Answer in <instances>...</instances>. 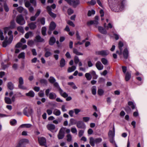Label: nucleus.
Returning <instances> with one entry per match:
<instances>
[{
	"instance_id": "obj_12",
	"label": "nucleus",
	"mask_w": 147,
	"mask_h": 147,
	"mask_svg": "<svg viewBox=\"0 0 147 147\" xmlns=\"http://www.w3.org/2000/svg\"><path fill=\"white\" fill-rule=\"evenodd\" d=\"M77 127L80 128H84L86 127L85 125L82 121H79L77 122L76 124Z\"/></svg>"
},
{
	"instance_id": "obj_56",
	"label": "nucleus",
	"mask_w": 147,
	"mask_h": 147,
	"mask_svg": "<svg viewBox=\"0 0 147 147\" xmlns=\"http://www.w3.org/2000/svg\"><path fill=\"white\" fill-rule=\"evenodd\" d=\"M40 21L41 24H42V25H44L45 24V18H41L40 19Z\"/></svg>"
},
{
	"instance_id": "obj_14",
	"label": "nucleus",
	"mask_w": 147,
	"mask_h": 147,
	"mask_svg": "<svg viewBox=\"0 0 147 147\" xmlns=\"http://www.w3.org/2000/svg\"><path fill=\"white\" fill-rule=\"evenodd\" d=\"M96 66L97 68L99 70H102L104 67V66L101 62L99 61H98L96 63Z\"/></svg>"
},
{
	"instance_id": "obj_18",
	"label": "nucleus",
	"mask_w": 147,
	"mask_h": 147,
	"mask_svg": "<svg viewBox=\"0 0 147 147\" xmlns=\"http://www.w3.org/2000/svg\"><path fill=\"white\" fill-rule=\"evenodd\" d=\"M129 51L127 48L125 49L123 52V55L124 58L127 59L128 56Z\"/></svg>"
},
{
	"instance_id": "obj_13",
	"label": "nucleus",
	"mask_w": 147,
	"mask_h": 147,
	"mask_svg": "<svg viewBox=\"0 0 147 147\" xmlns=\"http://www.w3.org/2000/svg\"><path fill=\"white\" fill-rule=\"evenodd\" d=\"M34 41L37 42H44V39L39 35H37L35 37Z\"/></svg>"
},
{
	"instance_id": "obj_17",
	"label": "nucleus",
	"mask_w": 147,
	"mask_h": 147,
	"mask_svg": "<svg viewBox=\"0 0 147 147\" xmlns=\"http://www.w3.org/2000/svg\"><path fill=\"white\" fill-rule=\"evenodd\" d=\"M98 30L102 34H107V31L103 27L101 26H99L98 27Z\"/></svg>"
},
{
	"instance_id": "obj_10",
	"label": "nucleus",
	"mask_w": 147,
	"mask_h": 147,
	"mask_svg": "<svg viewBox=\"0 0 147 147\" xmlns=\"http://www.w3.org/2000/svg\"><path fill=\"white\" fill-rule=\"evenodd\" d=\"M38 141L40 145L44 146L46 145V140L45 138L43 137L38 138Z\"/></svg>"
},
{
	"instance_id": "obj_64",
	"label": "nucleus",
	"mask_w": 147,
	"mask_h": 147,
	"mask_svg": "<svg viewBox=\"0 0 147 147\" xmlns=\"http://www.w3.org/2000/svg\"><path fill=\"white\" fill-rule=\"evenodd\" d=\"M25 6L27 7H29L30 5V4L29 1H26L25 3Z\"/></svg>"
},
{
	"instance_id": "obj_22",
	"label": "nucleus",
	"mask_w": 147,
	"mask_h": 147,
	"mask_svg": "<svg viewBox=\"0 0 147 147\" xmlns=\"http://www.w3.org/2000/svg\"><path fill=\"white\" fill-rule=\"evenodd\" d=\"M26 95L28 96L33 97L34 96V93L32 90L30 91L28 93L26 94Z\"/></svg>"
},
{
	"instance_id": "obj_19",
	"label": "nucleus",
	"mask_w": 147,
	"mask_h": 147,
	"mask_svg": "<svg viewBox=\"0 0 147 147\" xmlns=\"http://www.w3.org/2000/svg\"><path fill=\"white\" fill-rule=\"evenodd\" d=\"M36 22H31L28 24V25L30 29L34 30L36 27Z\"/></svg>"
},
{
	"instance_id": "obj_30",
	"label": "nucleus",
	"mask_w": 147,
	"mask_h": 147,
	"mask_svg": "<svg viewBox=\"0 0 147 147\" xmlns=\"http://www.w3.org/2000/svg\"><path fill=\"white\" fill-rule=\"evenodd\" d=\"M76 69V67L75 66H72L71 67H69L67 70L68 72H71L74 71Z\"/></svg>"
},
{
	"instance_id": "obj_1",
	"label": "nucleus",
	"mask_w": 147,
	"mask_h": 147,
	"mask_svg": "<svg viewBox=\"0 0 147 147\" xmlns=\"http://www.w3.org/2000/svg\"><path fill=\"white\" fill-rule=\"evenodd\" d=\"M108 3L110 9L113 11L119 12L124 8L123 0H108Z\"/></svg>"
},
{
	"instance_id": "obj_23",
	"label": "nucleus",
	"mask_w": 147,
	"mask_h": 147,
	"mask_svg": "<svg viewBox=\"0 0 147 147\" xmlns=\"http://www.w3.org/2000/svg\"><path fill=\"white\" fill-rule=\"evenodd\" d=\"M47 128L48 129L51 131L55 129V126L53 124H49L47 125Z\"/></svg>"
},
{
	"instance_id": "obj_20",
	"label": "nucleus",
	"mask_w": 147,
	"mask_h": 147,
	"mask_svg": "<svg viewBox=\"0 0 147 147\" xmlns=\"http://www.w3.org/2000/svg\"><path fill=\"white\" fill-rule=\"evenodd\" d=\"M49 98L50 99L53 100L56 98L57 97L56 94L54 92H51L49 94Z\"/></svg>"
},
{
	"instance_id": "obj_52",
	"label": "nucleus",
	"mask_w": 147,
	"mask_h": 147,
	"mask_svg": "<svg viewBox=\"0 0 147 147\" xmlns=\"http://www.w3.org/2000/svg\"><path fill=\"white\" fill-rule=\"evenodd\" d=\"M40 82L42 84H47V80L45 79H42L40 80Z\"/></svg>"
},
{
	"instance_id": "obj_45",
	"label": "nucleus",
	"mask_w": 147,
	"mask_h": 147,
	"mask_svg": "<svg viewBox=\"0 0 147 147\" xmlns=\"http://www.w3.org/2000/svg\"><path fill=\"white\" fill-rule=\"evenodd\" d=\"M66 137L67 138V141L68 142H70L71 141L72 136L70 134H67L66 136Z\"/></svg>"
},
{
	"instance_id": "obj_55",
	"label": "nucleus",
	"mask_w": 147,
	"mask_h": 147,
	"mask_svg": "<svg viewBox=\"0 0 147 147\" xmlns=\"http://www.w3.org/2000/svg\"><path fill=\"white\" fill-rule=\"evenodd\" d=\"M71 131L73 133H76L77 134V130L76 128L72 127L71 129Z\"/></svg>"
},
{
	"instance_id": "obj_47",
	"label": "nucleus",
	"mask_w": 147,
	"mask_h": 147,
	"mask_svg": "<svg viewBox=\"0 0 147 147\" xmlns=\"http://www.w3.org/2000/svg\"><path fill=\"white\" fill-rule=\"evenodd\" d=\"M104 92V91L102 89H99L98 90V94L100 96H101L102 95Z\"/></svg>"
},
{
	"instance_id": "obj_38",
	"label": "nucleus",
	"mask_w": 147,
	"mask_h": 147,
	"mask_svg": "<svg viewBox=\"0 0 147 147\" xmlns=\"http://www.w3.org/2000/svg\"><path fill=\"white\" fill-rule=\"evenodd\" d=\"M128 105L131 106V107L132 109H134L135 108V105L134 104L133 102L132 101H129L128 102Z\"/></svg>"
},
{
	"instance_id": "obj_63",
	"label": "nucleus",
	"mask_w": 147,
	"mask_h": 147,
	"mask_svg": "<svg viewBox=\"0 0 147 147\" xmlns=\"http://www.w3.org/2000/svg\"><path fill=\"white\" fill-rule=\"evenodd\" d=\"M83 119L84 121L85 122H87L89 120L90 118L88 117H83Z\"/></svg>"
},
{
	"instance_id": "obj_54",
	"label": "nucleus",
	"mask_w": 147,
	"mask_h": 147,
	"mask_svg": "<svg viewBox=\"0 0 147 147\" xmlns=\"http://www.w3.org/2000/svg\"><path fill=\"white\" fill-rule=\"evenodd\" d=\"M3 33L1 30H0V37L1 40H3L4 39V37L3 35Z\"/></svg>"
},
{
	"instance_id": "obj_4",
	"label": "nucleus",
	"mask_w": 147,
	"mask_h": 147,
	"mask_svg": "<svg viewBox=\"0 0 147 147\" xmlns=\"http://www.w3.org/2000/svg\"><path fill=\"white\" fill-rule=\"evenodd\" d=\"M16 22L20 25H23L25 23V21L23 16L21 15H18L16 18Z\"/></svg>"
},
{
	"instance_id": "obj_32",
	"label": "nucleus",
	"mask_w": 147,
	"mask_h": 147,
	"mask_svg": "<svg viewBox=\"0 0 147 147\" xmlns=\"http://www.w3.org/2000/svg\"><path fill=\"white\" fill-rule=\"evenodd\" d=\"M123 46V43L121 41L119 42L118 44V47L120 52L121 53V54L122 53V47Z\"/></svg>"
},
{
	"instance_id": "obj_25",
	"label": "nucleus",
	"mask_w": 147,
	"mask_h": 147,
	"mask_svg": "<svg viewBox=\"0 0 147 147\" xmlns=\"http://www.w3.org/2000/svg\"><path fill=\"white\" fill-rule=\"evenodd\" d=\"M98 24V22L97 20H91L88 22L87 24L88 25L94 24L95 26L97 25Z\"/></svg>"
},
{
	"instance_id": "obj_58",
	"label": "nucleus",
	"mask_w": 147,
	"mask_h": 147,
	"mask_svg": "<svg viewBox=\"0 0 147 147\" xmlns=\"http://www.w3.org/2000/svg\"><path fill=\"white\" fill-rule=\"evenodd\" d=\"M84 131L82 130H81L79 131L78 133V135L79 137H81L83 134Z\"/></svg>"
},
{
	"instance_id": "obj_31",
	"label": "nucleus",
	"mask_w": 147,
	"mask_h": 147,
	"mask_svg": "<svg viewBox=\"0 0 147 147\" xmlns=\"http://www.w3.org/2000/svg\"><path fill=\"white\" fill-rule=\"evenodd\" d=\"M60 66L61 67H63L65 65V60L64 58H62L61 59L60 63Z\"/></svg>"
},
{
	"instance_id": "obj_49",
	"label": "nucleus",
	"mask_w": 147,
	"mask_h": 147,
	"mask_svg": "<svg viewBox=\"0 0 147 147\" xmlns=\"http://www.w3.org/2000/svg\"><path fill=\"white\" fill-rule=\"evenodd\" d=\"M125 110L127 113H129L131 111V109L128 106L126 107L125 108Z\"/></svg>"
},
{
	"instance_id": "obj_37",
	"label": "nucleus",
	"mask_w": 147,
	"mask_h": 147,
	"mask_svg": "<svg viewBox=\"0 0 147 147\" xmlns=\"http://www.w3.org/2000/svg\"><path fill=\"white\" fill-rule=\"evenodd\" d=\"M92 94L95 95L96 94V88L95 86H92L91 88Z\"/></svg>"
},
{
	"instance_id": "obj_35",
	"label": "nucleus",
	"mask_w": 147,
	"mask_h": 147,
	"mask_svg": "<svg viewBox=\"0 0 147 147\" xmlns=\"http://www.w3.org/2000/svg\"><path fill=\"white\" fill-rule=\"evenodd\" d=\"M85 76L87 80H90L92 78V76L89 73H87L85 74Z\"/></svg>"
},
{
	"instance_id": "obj_40",
	"label": "nucleus",
	"mask_w": 147,
	"mask_h": 147,
	"mask_svg": "<svg viewBox=\"0 0 147 147\" xmlns=\"http://www.w3.org/2000/svg\"><path fill=\"white\" fill-rule=\"evenodd\" d=\"M49 80L50 83L52 84L54 83L56 81L55 79L52 76L50 77Z\"/></svg>"
},
{
	"instance_id": "obj_5",
	"label": "nucleus",
	"mask_w": 147,
	"mask_h": 147,
	"mask_svg": "<svg viewBox=\"0 0 147 147\" xmlns=\"http://www.w3.org/2000/svg\"><path fill=\"white\" fill-rule=\"evenodd\" d=\"M69 5H72L74 7H76L80 3L79 0H64Z\"/></svg>"
},
{
	"instance_id": "obj_15",
	"label": "nucleus",
	"mask_w": 147,
	"mask_h": 147,
	"mask_svg": "<svg viewBox=\"0 0 147 147\" xmlns=\"http://www.w3.org/2000/svg\"><path fill=\"white\" fill-rule=\"evenodd\" d=\"M58 90L60 94L64 98H65L68 96V94L66 92H64L61 88H59Z\"/></svg>"
},
{
	"instance_id": "obj_8",
	"label": "nucleus",
	"mask_w": 147,
	"mask_h": 147,
	"mask_svg": "<svg viewBox=\"0 0 147 147\" xmlns=\"http://www.w3.org/2000/svg\"><path fill=\"white\" fill-rule=\"evenodd\" d=\"M19 84L18 87L19 88L23 90H26L27 88L26 86L23 85L24 84V80L22 77H20L18 79Z\"/></svg>"
},
{
	"instance_id": "obj_9",
	"label": "nucleus",
	"mask_w": 147,
	"mask_h": 147,
	"mask_svg": "<svg viewBox=\"0 0 147 147\" xmlns=\"http://www.w3.org/2000/svg\"><path fill=\"white\" fill-rule=\"evenodd\" d=\"M65 128L63 127L60 130L58 135V137L59 139H63L64 136V131Z\"/></svg>"
},
{
	"instance_id": "obj_24",
	"label": "nucleus",
	"mask_w": 147,
	"mask_h": 147,
	"mask_svg": "<svg viewBox=\"0 0 147 147\" xmlns=\"http://www.w3.org/2000/svg\"><path fill=\"white\" fill-rule=\"evenodd\" d=\"M56 26V25L55 23L52 22L50 24L49 29L50 30H53L55 28Z\"/></svg>"
},
{
	"instance_id": "obj_3",
	"label": "nucleus",
	"mask_w": 147,
	"mask_h": 147,
	"mask_svg": "<svg viewBox=\"0 0 147 147\" xmlns=\"http://www.w3.org/2000/svg\"><path fill=\"white\" fill-rule=\"evenodd\" d=\"M102 140L101 138L94 139L93 137H91L90 138L89 143L92 146L94 147L95 146V143L98 144L101 142Z\"/></svg>"
},
{
	"instance_id": "obj_53",
	"label": "nucleus",
	"mask_w": 147,
	"mask_h": 147,
	"mask_svg": "<svg viewBox=\"0 0 147 147\" xmlns=\"http://www.w3.org/2000/svg\"><path fill=\"white\" fill-rule=\"evenodd\" d=\"M17 9L18 11L20 13H22L23 12L24 9L22 7H18Z\"/></svg>"
},
{
	"instance_id": "obj_57",
	"label": "nucleus",
	"mask_w": 147,
	"mask_h": 147,
	"mask_svg": "<svg viewBox=\"0 0 147 147\" xmlns=\"http://www.w3.org/2000/svg\"><path fill=\"white\" fill-rule=\"evenodd\" d=\"M51 54H52L51 52L47 51L45 53V56L46 57H47L50 56Z\"/></svg>"
},
{
	"instance_id": "obj_59",
	"label": "nucleus",
	"mask_w": 147,
	"mask_h": 147,
	"mask_svg": "<svg viewBox=\"0 0 147 147\" xmlns=\"http://www.w3.org/2000/svg\"><path fill=\"white\" fill-rule=\"evenodd\" d=\"M34 41L32 40H30L28 41L27 42L28 45L31 46L34 44Z\"/></svg>"
},
{
	"instance_id": "obj_21",
	"label": "nucleus",
	"mask_w": 147,
	"mask_h": 147,
	"mask_svg": "<svg viewBox=\"0 0 147 147\" xmlns=\"http://www.w3.org/2000/svg\"><path fill=\"white\" fill-rule=\"evenodd\" d=\"M7 87L8 88L11 90H13L14 88V85L11 82H9L8 83Z\"/></svg>"
},
{
	"instance_id": "obj_29",
	"label": "nucleus",
	"mask_w": 147,
	"mask_h": 147,
	"mask_svg": "<svg viewBox=\"0 0 147 147\" xmlns=\"http://www.w3.org/2000/svg\"><path fill=\"white\" fill-rule=\"evenodd\" d=\"M53 113L56 116H59L61 114L60 111L57 109H55L53 111Z\"/></svg>"
},
{
	"instance_id": "obj_26",
	"label": "nucleus",
	"mask_w": 147,
	"mask_h": 147,
	"mask_svg": "<svg viewBox=\"0 0 147 147\" xmlns=\"http://www.w3.org/2000/svg\"><path fill=\"white\" fill-rule=\"evenodd\" d=\"M131 77V73L128 72H127L125 74V80L126 81H128L130 79Z\"/></svg>"
},
{
	"instance_id": "obj_36",
	"label": "nucleus",
	"mask_w": 147,
	"mask_h": 147,
	"mask_svg": "<svg viewBox=\"0 0 147 147\" xmlns=\"http://www.w3.org/2000/svg\"><path fill=\"white\" fill-rule=\"evenodd\" d=\"M5 102L7 104H11L12 103L11 100L8 97H5Z\"/></svg>"
},
{
	"instance_id": "obj_60",
	"label": "nucleus",
	"mask_w": 147,
	"mask_h": 147,
	"mask_svg": "<svg viewBox=\"0 0 147 147\" xmlns=\"http://www.w3.org/2000/svg\"><path fill=\"white\" fill-rule=\"evenodd\" d=\"M67 13L69 15H70L74 13V11L71 9L69 8L67 10Z\"/></svg>"
},
{
	"instance_id": "obj_28",
	"label": "nucleus",
	"mask_w": 147,
	"mask_h": 147,
	"mask_svg": "<svg viewBox=\"0 0 147 147\" xmlns=\"http://www.w3.org/2000/svg\"><path fill=\"white\" fill-rule=\"evenodd\" d=\"M56 41L55 38L53 37L50 38L49 41V44L51 45H53L55 42Z\"/></svg>"
},
{
	"instance_id": "obj_2",
	"label": "nucleus",
	"mask_w": 147,
	"mask_h": 147,
	"mask_svg": "<svg viewBox=\"0 0 147 147\" xmlns=\"http://www.w3.org/2000/svg\"><path fill=\"white\" fill-rule=\"evenodd\" d=\"M8 34L9 36L8 40H7V37H6L5 40L3 43V47H5L8 45H9L11 42L13 38L11 31H9L8 32Z\"/></svg>"
},
{
	"instance_id": "obj_62",
	"label": "nucleus",
	"mask_w": 147,
	"mask_h": 147,
	"mask_svg": "<svg viewBox=\"0 0 147 147\" xmlns=\"http://www.w3.org/2000/svg\"><path fill=\"white\" fill-rule=\"evenodd\" d=\"M39 96L40 97H42L44 96V94L43 92L42 91H40L38 93Z\"/></svg>"
},
{
	"instance_id": "obj_34",
	"label": "nucleus",
	"mask_w": 147,
	"mask_h": 147,
	"mask_svg": "<svg viewBox=\"0 0 147 147\" xmlns=\"http://www.w3.org/2000/svg\"><path fill=\"white\" fill-rule=\"evenodd\" d=\"M101 61L103 65H107L108 63V61L105 58H102L101 59Z\"/></svg>"
},
{
	"instance_id": "obj_33",
	"label": "nucleus",
	"mask_w": 147,
	"mask_h": 147,
	"mask_svg": "<svg viewBox=\"0 0 147 147\" xmlns=\"http://www.w3.org/2000/svg\"><path fill=\"white\" fill-rule=\"evenodd\" d=\"M73 53L78 55H82L83 54L78 51V50L76 49H73Z\"/></svg>"
},
{
	"instance_id": "obj_41",
	"label": "nucleus",
	"mask_w": 147,
	"mask_h": 147,
	"mask_svg": "<svg viewBox=\"0 0 147 147\" xmlns=\"http://www.w3.org/2000/svg\"><path fill=\"white\" fill-rule=\"evenodd\" d=\"M47 30L46 28L45 27H43L41 29V33L42 35L43 36L46 35V32Z\"/></svg>"
},
{
	"instance_id": "obj_27",
	"label": "nucleus",
	"mask_w": 147,
	"mask_h": 147,
	"mask_svg": "<svg viewBox=\"0 0 147 147\" xmlns=\"http://www.w3.org/2000/svg\"><path fill=\"white\" fill-rule=\"evenodd\" d=\"M33 35L32 32L30 31L25 34V37L26 38L28 39L29 37H32L33 36Z\"/></svg>"
},
{
	"instance_id": "obj_44",
	"label": "nucleus",
	"mask_w": 147,
	"mask_h": 147,
	"mask_svg": "<svg viewBox=\"0 0 147 147\" xmlns=\"http://www.w3.org/2000/svg\"><path fill=\"white\" fill-rule=\"evenodd\" d=\"M70 124L71 125H73L77 124V122L73 118H71L70 120Z\"/></svg>"
},
{
	"instance_id": "obj_50",
	"label": "nucleus",
	"mask_w": 147,
	"mask_h": 147,
	"mask_svg": "<svg viewBox=\"0 0 147 147\" xmlns=\"http://www.w3.org/2000/svg\"><path fill=\"white\" fill-rule=\"evenodd\" d=\"M17 123V121L15 119H13L10 121V123L12 125H15Z\"/></svg>"
},
{
	"instance_id": "obj_6",
	"label": "nucleus",
	"mask_w": 147,
	"mask_h": 147,
	"mask_svg": "<svg viewBox=\"0 0 147 147\" xmlns=\"http://www.w3.org/2000/svg\"><path fill=\"white\" fill-rule=\"evenodd\" d=\"M33 113V110L31 108L25 107L23 110L24 115L27 117H29Z\"/></svg>"
},
{
	"instance_id": "obj_61",
	"label": "nucleus",
	"mask_w": 147,
	"mask_h": 147,
	"mask_svg": "<svg viewBox=\"0 0 147 147\" xmlns=\"http://www.w3.org/2000/svg\"><path fill=\"white\" fill-rule=\"evenodd\" d=\"M67 23L69 25H70L73 27H74L75 26V25L74 24V23L71 21H70V20L68 21L67 22Z\"/></svg>"
},
{
	"instance_id": "obj_43",
	"label": "nucleus",
	"mask_w": 147,
	"mask_h": 147,
	"mask_svg": "<svg viewBox=\"0 0 147 147\" xmlns=\"http://www.w3.org/2000/svg\"><path fill=\"white\" fill-rule=\"evenodd\" d=\"M95 11L93 9L91 11L89 10L88 11V15L89 16H91L92 15H94L95 13Z\"/></svg>"
},
{
	"instance_id": "obj_16",
	"label": "nucleus",
	"mask_w": 147,
	"mask_h": 147,
	"mask_svg": "<svg viewBox=\"0 0 147 147\" xmlns=\"http://www.w3.org/2000/svg\"><path fill=\"white\" fill-rule=\"evenodd\" d=\"M115 134V128L114 125H113V131L110 130L108 133V136L109 138L114 137Z\"/></svg>"
},
{
	"instance_id": "obj_7",
	"label": "nucleus",
	"mask_w": 147,
	"mask_h": 147,
	"mask_svg": "<svg viewBox=\"0 0 147 147\" xmlns=\"http://www.w3.org/2000/svg\"><path fill=\"white\" fill-rule=\"evenodd\" d=\"M95 53L97 55H100L104 57L108 55L109 54V52L108 50H104L96 51Z\"/></svg>"
},
{
	"instance_id": "obj_46",
	"label": "nucleus",
	"mask_w": 147,
	"mask_h": 147,
	"mask_svg": "<svg viewBox=\"0 0 147 147\" xmlns=\"http://www.w3.org/2000/svg\"><path fill=\"white\" fill-rule=\"evenodd\" d=\"M74 61L75 64H77L80 62V60L78 57L77 56H75L74 57Z\"/></svg>"
},
{
	"instance_id": "obj_39",
	"label": "nucleus",
	"mask_w": 147,
	"mask_h": 147,
	"mask_svg": "<svg viewBox=\"0 0 147 147\" xmlns=\"http://www.w3.org/2000/svg\"><path fill=\"white\" fill-rule=\"evenodd\" d=\"M32 126V125L30 124H25L21 125L20 127H26L29 128Z\"/></svg>"
},
{
	"instance_id": "obj_51",
	"label": "nucleus",
	"mask_w": 147,
	"mask_h": 147,
	"mask_svg": "<svg viewBox=\"0 0 147 147\" xmlns=\"http://www.w3.org/2000/svg\"><path fill=\"white\" fill-rule=\"evenodd\" d=\"M4 8L6 12H8L9 11V8L5 3H4Z\"/></svg>"
},
{
	"instance_id": "obj_42",
	"label": "nucleus",
	"mask_w": 147,
	"mask_h": 147,
	"mask_svg": "<svg viewBox=\"0 0 147 147\" xmlns=\"http://www.w3.org/2000/svg\"><path fill=\"white\" fill-rule=\"evenodd\" d=\"M25 53L24 52H22L20 53L18 56V58L19 59L22 58L24 59L25 58Z\"/></svg>"
},
{
	"instance_id": "obj_11",
	"label": "nucleus",
	"mask_w": 147,
	"mask_h": 147,
	"mask_svg": "<svg viewBox=\"0 0 147 147\" xmlns=\"http://www.w3.org/2000/svg\"><path fill=\"white\" fill-rule=\"evenodd\" d=\"M29 141L28 140L26 139H22L20 140L18 144L16 147H22V145L23 144L28 143Z\"/></svg>"
},
{
	"instance_id": "obj_48",
	"label": "nucleus",
	"mask_w": 147,
	"mask_h": 147,
	"mask_svg": "<svg viewBox=\"0 0 147 147\" xmlns=\"http://www.w3.org/2000/svg\"><path fill=\"white\" fill-rule=\"evenodd\" d=\"M17 30H18L22 33H23L24 32L23 28L22 26H19L17 28Z\"/></svg>"
}]
</instances>
